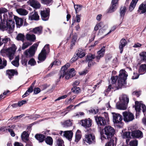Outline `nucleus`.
<instances>
[{"instance_id": "nucleus-41", "label": "nucleus", "mask_w": 146, "mask_h": 146, "mask_svg": "<svg viewBox=\"0 0 146 146\" xmlns=\"http://www.w3.org/2000/svg\"><path fill=\"white\" fill-rule=\"evenodd\" d=\"M121 98V99L120 100L121 102H122L125 104L126 103H128L129 99L126 95H123Z\"/></svg>"}, {"instance_id": "nucleus-63", "label": "nucleus", "mask_w": 146, "mask_h": 146, "mask_svg": "<svg viewBox=\"0 0 146 146\" xmlns=\"http://www.w3.org/2000/svg\"><path fill=\"white\" fill-rule=\"evenodd\" d=\"M11 64L15 67H18L19 66V62L14 60H13L11 62Z\"/></svg>"}, {"instance_id": "nucleus-62", "label": "nucleus", "mask_w": 146, "mask_h": 146, "mask_svg": "<svg viewBox=\"0 0 146 146\" xmlns=\"http://www.w3.org/2000/svg\"><path fill=\"white\" fill-rule=\"evenodd\" d=\"M8 11V10L7 9L5 8H0V14L2 13H6Z\"/></svg>"}, {"instance_id": "nucleus-54", "label": "nucleus", "mask_w": 146, "mask_h": 146, "mask_svg": "<svg viewBox=\"0 0 146 146\" xmlns=\"http://www.w3.org/2000/svg\"><path fill=\"white\" fill-rule=\"evenodd\" d=\"M79 57L76 54L74 55L73 57L70 60V62L71 63H72L74 62H75L78 59Z\"/></svg>"}, {"instance_id": "nucleus-6", "label": "nucleus", "mask_w": 146, "mask_h": 146, "mask_svg": "<svg viewBox=\"0 0 146 146\" xmlns=\"http://www.w3.org/2000/svg\"><path fill=\"white\" fill-rule=\"evenodd\" d=\"M38 45L35 43L29 49L26 50L24 53L25 57L26 58H30L33 57L35 53V49L36 50Z\"/></svg>"}, {"instance_id": "nucleus-29", "label": "nucleus", "mask_w": 146, "mask_h": 146, "mask_svg": "<svg viewBox=\"0 0 146 146\" xmlns=\"http://www.w3.org/2000/svg\"><path fill=\"white\" fill-rule=\"evenodd\" d=\"M108 140L109 141L106 144L105 146H114L115 143L116 144V142H115V139L109 138Z\"/></svg>"}, {"instance_id": "nucleus-9", "label": "nucleus", "mask_w": 146, "mask_h": 146, "mask_svg": "<svg viewBox=\"0 0 146 146\" xmlns=\"http://www.w3.org/2000/svg\"><path fill=\"white\" fill-rule=\"evenodd\" d=\"M17 48L14 44L12 45L11 47L6 50L7 55L10 60L13 58V56L16 52Z\"/></svg>"}, {"instance_id": "nucleus-34", "label": "nucleus", "mask_w": 146, "mask_h": 146, "mask_svg": "<svg viewBox=\"0 0 146 146\" xmlns=\"http://www.w3.org/2000/svg\"><path fill=\"white\" fill-rule=\"evenodd\" d=\"M131 133L130 131H126L123 134V136L127 139L126 140L127 143L129 141L130 139H131Z\"/></svg>"}, {"instance_id": "nucleus-46", "label": "nucleus", "mask_w": 146, "mask_h": 146, "mask_svg": "<svg viewBox=\"0 0 146 146\" xmlns=\"http://www.w3.org/2000/svg\"><path fill=\"white\" fill-rule=\"evenodd\" d=\"M80 88L79 87H77L74 86L73 88L71 89V91L74 94H78L80 92Z\"/></svg>"}, {"instance_id": "nucleus-42", "label": "nucleus", "mask_w": 146, "mask_h": 146, "mask_svg": "<svg viewBox=\"0 0 146 146\" xmlns=\"http://www.w3.org/2000/svg\"><path fill=\"white\" fill-rule=\"evenodd\" d=\"M56 146H64L63 140L62 139L58 138L56 140Z\"/></svg>"}, {"instance_id": "nucleus-1", "label": "nucleus", "mask_w": 146, "mask_h": 146, "mask_svg": "<svg viewBox=\"0 0 146 146\" xmlns=\"http://www.w3.org/2000/svg\"><path fill=\"white\" fill-rule=\"evenodd\" d=\"M126 72L125 70L121 69L119 72V76H112L111 79V83L112 84H115L118 79V86L116 87V89L114 90H117L121 88L123 85L126 84V80L128 76L126 74Z\"/></svg>"}, {"instance_id": "nucleus-4", "label": "nucleus", "mask_w": 146, "mask_h": 146, "mask_svg": "<svg viewBox=\"0 0 146 146\" xmlns=\"http://www.w3.org/2000/svg\"><path fill=\"white\" fill-rule=\"evenodd\" d=\"M104 117L98 116L97 115L95 116V119L98 125V127L100 130H102L104 126L107 125V123H108L109 119L108 113L106 112H104Z\"/></svg>"}, {"instance_id": "nucleus-48", "label": "nucleus", "mask_w": 146, "mask_h": 146, "mask_svg": "<svg viewBox=\"0 0 146 146\" xmlns=\"http://www.w3.org/2000/svg\"><path fill=\"white\" fill-rule=\"evenodd\" d=\"M24 37L25 36L23 34L19 33L17 36V39L18 40L23 41Z\"/></svg>"}, {"instance_id": "nucleus-31", "label": "nucleus", "mask_w": 146, "mask_h": 146, "mask_svg": "<svg viewBox=\"0 0 146 146\" xmlns=\"http://www.w3.org/2000/svg\"><path fill=\"white\" fill-rule=\"evenodd\" d=\"M44 141L45 143L50 146H52L53 144V140L52 137L50 136H47L45 137Z\"/></svg>"}, {"instance_id": "nucleus-55", "label": "nucleus", "mask_w": 146, "mask_h": 146, "mask_svg": "<svg viewBox=\"0 0 146 146\" xmlns=\"http://www.w3.org/2000/svg\"><path fill=\"white\" fill-rule=\"evenodd\" d=\"M3 62L2 64L0 65V69L4 68L7 65V61L4 58L3 59Z\"/></svg>"}, {"instance_id": "nucleus-58", "label": "nucleus", "mask_w": 146, "mask_h": 146, "mask_svg": "<svg viewBox=\"0 0 146 146\" xmlns=\"http://www.w3.org/2000/svg\"><path fill=\"white\" fill-rule=\"evenodd\" d=\"M34 94H37L41 91L40 89L38 88H35L34 90Z\"/></svg>"}, {"instance_id": "nucleus-32", "label": "nucleus", "mask_w": 146, "mask_h": 146, "mask_svg": "<svg viewBox=\"0 0 146 146\" xmlns=\"http://www.w3.org/2000/svg\"><path fill=\"white\" fill-rule=\"evenodd\" d=\"M116 108L118 109L125 110L126 109L125 106V104L121 102V103H117L116 104Z\"/></svg>"}, {"instance_id": "nucleus-12", "label": "nucleus", "mask_w": 146, "mask_h": 146, "mask_svg": "<svg viewBox=\"0 0 146 146\" xmlns=\"http://www.w3.org/2000/svg\"><path fill=\"white\" fill-rule=\"evenodd\" d=\"M80 121L81 125L84 127L86 129H88L92 125V120L90 118L82 119Z\"/></svg>"}, {"instance_id": "nucleus-53", "label": "nucleus", "mask_w": 146, "mask_h": 146, "mask_svg": "<svg viewBox=\"0 0 146 146\" xmlns=\"http://www.w3.org/2000/svg\"><path fill=\"white\" fill-rule=\"evenodd\" d=\"M113 88V86H112L111 84L109 85L108 88L104 91L105 94H108L111 91V89Z\"/></svg>"}, {"instance_id": "nucleus-26", "label": "nucleus", "mask_w": 146, "mask_h": 146, "mask_svg": "<svg viewBox=\"0 0 146 146\" xmlns=\"http://www.w3.org/2000/svg\"><path fill=\"white\" fill-rule=\"evenodd\" d=\"M29 19L31 21L38 20L39 19V16L38 15L37 12L35 11L33 14L31 15L29 17Z\"/></svg>"}, {"instance_id": "nucleus-8", "label": "nucleus", "mask_w": 146, "mask_h": 146, "mask_svg": "<svg viewBox=\"0 0 146 146\" xmlns=\"http://www.w3.org/2000/svg\"><path fill=\"white\" fill-rule=\"evenodd\" d=\"M119 0H112L109 8L107 10L108 13H112L115 11L119 6Z\"/></svg>"}, {"instance_id": "nucleus-19", "label": "nucleus", "mask_w": 146, "mask_h": 146, "mask_svg": "<svg viewBox=\"0 0 146 146\" xmlns=\"http://www.w3.org/2000/svg\"><path fill=\"white\" fill-rule=\"evenodd\" d=\"M28 3H29L32 7L36 9H39L41 7L40 4L35 0H29L28 1Z\"/></svg>"}, {"instance_id": "nucleus-43", "label": "nucleus", "mask_w": 146, "mask_h": 146, "mask_svg": "<svg viewBox=\"0 0 146 146\" xmlns=\"http://www.w3.org/2000/svg\"><path fill=\"white\" fill-rule=\"evenodd\" d=\"M66 76V74L64 73V72H62V71H60L59 72L58 74V78L57 80V82H59L61 78H63L64 76L65 77Z\"/></svg>"}, {"instance_id": "nucleus-22", "label": "nucleus", "mask_w": 146, "mask_h": 146, "mask_svg": "<svg viewBox=\"0 0 146 146\" xmlns=\"http://www.w3.org/2000/svg\"><path fill=\"white\" fill-rule=\"evenodd\" d=\"M137 12L140 14H144L146 12V4L142 3L139 6Z\"/></svg>"}, {"instance_id": "nucleus-2", "label": "nucleus", "mask_w": 146, "mask_h": 146, "mask_svg": "<svg viewBox=\"0 0 146 146\" xmlns=\"http://www.w3.org/2000/svg\"><path fill=\"white\" fill-rule=\"evenodd\" d=\"M104 133L101 132V139L102 140L103 139H108L109 138H113L115 139V142L116 143L117 138L114 136L115 133V130L113 128L110 126H107L105 127L104 129Z\"/></svg>"}, {"instance_id": "nucleus-15", "label": "nucleus", "mask_w": 146, "mask_h": 146, "mask_svg": "<svg viewBox=\"0 0 146 146\" xmlns=\"http://www.w3.org/2000/svg\"><path fill=\"white\" fill-rule=\"evenodd\" d=\"M18 73L16 70L8 69L6 70V75L8 76L10 79H11L15 75H17Z\"/></svg>"}, {"instance_id": "nucleus-14", "label": "nucleus", "mask_w": 146, "mask_h": 146, "mask_svg": "<svg viewBox=\"0 0 146 146\" xmlns=\"http://www.w3.org/2000/svg\"><path fill=\"white\" fill-rule=\"evenodd\" d=\"M50 9H47L45 11H40L41 18L42 20L46 21L48 20L50 16Z\"/></svg>"}, {"instance_id": "nucleus-36", "label": "nucleus", "mask_w": 146, "mask_h": 146, "mask_svg": "<svg viewBox=\"0 0 146 146\" xmlns=\"http://www.w3.org/2000/svg\"><path fill=\"white\" fill-rule=\"evenodd\" d=\"M81 136L80 130H78L76 134L75 141L77 142H78L81 139Z\"/></svg>"}, {"instance_id": "nucleus-56", "label": "nucleus", "mask_w": 146, "mask_h": 146, "mask_svg": "<svg viewBox=\"0 0 146 146\" xmlns=\"http://www.w3.org/2000/svg\"><path fill=\"white\" fill-rule=\"evenodd\" d=\"M99 110L98 109H97L96 110L94 109H92L89 110V111L90 113L94 114H96V113H98V114H99L100 113L99 112Z\"/></svg>"}, {"instance_id": "nucleus-37", "label": "nucleus", "mask_w": 146, "mask_h": 146, "mask_svg": "<svg viewBox=\"0 0 146 146\" xmlns=\"http://www.w3.org/2000/svg\"><path fill=\"white\" fill-rule=\"evenodd\" d=\"M74 5V7L76 11V13L77 14L80 12L82 9L83 6L82 5H75L74 3L73 2Z\"/></svg>"}, {"instance_id": "nucleus-49", "label": "nucleus", "mask_w": 146, "mask_h": 146, "mask_svg": "<svg viewBox=\"0 0 146 146\" xmlns=\"http://www.w3.org/2000/svg\"><path fill=\"white\" fill-rule=\"evenodd\" d=\"M72 34L73 36L72 38L71 41L76 42L77 39V35L76 33H75L74 34V35H73V31H72L71 33L70 34V36H71Z\"/></svg>"}, {"instance_id": "nucleus-13", "label": "nucleus", "mask_w": 146, "mask_h": 146, "mask_svg": "<svg viewBox=\"0 0 146 146\" xmlns=\"http://www.w3.org/2000/svg\"><path fill=\"white\" fill-rule=\"evenodd\" d=\"M113 122L114 123H121L122 120V117L119 113H113Z\"/></svg>"}, {"instance_id": "nucleus-20", "label": "nucleus", "mask_w": 146, "mask_h": 146, "mask_svg": "<svg viewBox=\"0 0 146 146\" xmlns=\"http://www.w3.org/2000/svg\"><path fill=\"white\" fill-rule=\"evenodd\" d=\"M127 44V42L125 39L122 38L120 41L119 45V49L120 50V53L121 54L123 51V48Z\"/></svg>"}, {"instance_id": "nucleus-33", "label": "nucleus", "mask_w": 146, "mask_h": 146, "mask_svg": "<svg viewBox=\"0 0 146 146\" xmlns=\"http://www.w3.org/2000/svg\"><path fill=\"white\" fill-rule=\"evenodd\" d=\"M42 30L41 27H37L34 28L32 31L35 34H38V35H40L42 33Z\"/></svg>"}, {"instance_id": "nucleus-50", "label": "nucleus", "mask_w": 146, "mask_h": 146, "mask_svg": "<svg viewBox=\"0 0 146 146\" xmlns=\"http://www.w3.org/2000/svg\"><path fill=\"white\" fill-rule=\"evenodd\" d=\"M32 43L29 42H25L23 44L22 48L23 50H24L27 48L29 46L32 44Z\"/></svg>"}, {"instance_id": "nucleus-57", "label": "nucleus", "mask_w": 146, "mask_h": 146, "mask_svg": "<svg viewBox=\"0 0 146 146\" xmlns=\"http://www.w3.org/2000/svg\"><path fill=\"white\" fill-rule=\"evenodd\" d=\"M112 56L110 54H106L105 56V60L106 62H108L111 58Z\"/></svg>"}, {"instance_id": "nucleus-52", "label": "nucleus", "mask_w": 146, "mask_h": 146, "mask_svg": "<svg viewBox=\"0 0 146 146\" xmlns=\"http://www.w3.org/2000/svg\"><path fill=\"white\" fill-rule=\"evenodd\" d=\"M138 141L136 140L131 141L129 143V146H137Z\"/></svg>"}, {"instance_id": "nucleus-38", "label": "nucleus", "mask_w": 146, "mask_h": 146, "mask_svg": "<svg viewBox=\"0 0 146 146\" xmlns=\"http://www.w3.org/2000/svg\"><path fill=\"white\" fill-rule=\"evenodd\" d=\"M76 54L79 58H82L85 55V52H83V49L81 48H79L78 49V52Z\"/></svg>"}, {"instance_id": "nucleus-7", "label": "nucleus", "mask_w": 146, "mask_h": 146, "mask_svg": "<svg viewBox=\"0 0 146 146\" xmlns=\"http://www.w3.org/2000/svg\"><path fill=\"white\" fill-rule=\"evenodd\" d=\"M67 69L68 68L66 67L63 68V66H62L60 71L64 72V73L66 74L65 77V79L68 80L75 76L76 74V71L74 68H72L66 72Z\"/></svg>"}, {"instance_id": "nucleus-47", "label": "nucleus", "mask_w": 146, "mask_h": 146, "mask_svg": "<svg viewBox=\"0 0 146 146\" xmlns=\"http://www.w3.org/2000/svg\"><path fill=\"white\" fill-rule=\"evenodd\" d=\"M63 124L65 127H69L72 125V122L70 120H67L64 122Z\"/></svg>"}, {"instance_id": "nucleus-27", "label": "nucleus", "mask_w": 146, "mask_h": 146, "mask_svg": "<svg viewBox=\"0 0 146 146\" xmlns=\"http://www.w3.org/2000/svg\"><path fill=\"white\" fill-rule=\"evenodd\" d=\"M127 11V7L125 6L121 7L119 9L120 16L121 18H123Z\"/></svg>"}, {"instance_id": "nucleus-11", "label": "nucleus", "mask_w": 146, "mask_h": 146, "mask_svg": "<svg viewBox=\"0 0 146 146\" xmlns=\"http://www.w3.org/2000/svg\"><path fill=\"white\" fill-rule=\"evenodd\" d=\"M83 141L89 144L94 143L95 142V137L94 135L92 134H89L85 135V138Z\"/></svg>"}, {"instance_id": "nucleus-23", "label": "nucleus", "mask_w": 146, "mask_h": 146, "mask_svg": "<svg viewBox=\"0 0 146 146\" xmlns=\"http://www.w3.org/2000/svg\"><path fill=\"white\" fill-rule=\"evenodd\" d=\"M47 53H46L45 50H42L41 52L39 54L38 59L40 61H44L46 58Z\"/></svg>"}, {"instance_id": "nucleus-16", "label": "nucleus", "mask_w": 146, "mask_h": 146, "mask_svg": "<svg viewBox=\"0 0 146 146\" xmlns=\"http://www.w3.org/2000/svg\"><path fill=\"white\" fill-rule=\"evenodd\" d=\"M131 135L133 138H141L143 137L142 132L139 130L132 131Z\"/></svg>"}, {"instance_id": "nucleus-28", "label": "nucleus", "mask_w": 146, "mask_h": 146, "mask_svg": "<svg viewBox=\"0 0 146 146\" xmlns=\"http://www.w3.org/2000/svg\"><path fill=\"white\" fill-rule=\"evenodd\" d=\"M139 0H132L129 8V10L131 11L135 8Z\"/></svg>"}, {"instance_id": "nucleus-45", "label": "nucleus", "mask_w": 146, "mask_h": 146, "mask_svg": "<svg viewBox=\"0 0 146 146\" xmlns=\"http://www.w3.org/2000/svg\"><path fill=\"white\" fill-rule=\"evenodd\" d=\"M42 3L47 5H52L53 3L52 0H40Z\"/></svg>"}, {"instance_id": "nucleus-35", "label": "nucleus", "mask_w": 146, "mask_h": 146, "mask_svg": "<svg viewBox=\"0 0 146 146\" xmlns=\"http://www.w3.org/2000/svg\"><path fill=\"white\" fill-rule=\"evenodd\" d=\"M26 38L27 40L32 42H34L36 39V36L35 35H32L27 34L26 35Z\"/></svg>"}, {"instance_id": "nucleus-61", "label": "nucleus", "mask_w": 146, "mask_h": 146, "mask_svg": "<svg viewBox=\"0 0 146 146\" xmlns=\"http://www.w3.org/2000/svg\"><path fill=\"white\" fill-rule=\"evenodd\" d=\"M139 74L137 73H135V72L133 73V75L132 77V79H137L139 78Z\"/></svg>"}, {"instance_id": "nucleus-64", "label": "nucleus", "mask_w": 146, "mask_h": 146, "mask_svg": "<svg viewBox=\"0 0 146 146\" xmlns=\"http://www.w3.org/2000/svg\"><path fill=\"white\" fill-rule=\"evenodd\" d=\"M67 97V95H65L63 96H62L60 97H58V98L55 100V101H57L61 99H63L66 98Z\"/></svg>"}, {"instance_id": "nucleus-51", "label": "nucleus", "mask_w": 146, "mask_h": 146, "mask_svg": "<svg viewBox=\"0 0 146 146\" xmlns=\"http://www.w3.org/2000/svg\"><path fill=\"white\" fill-rule=\"evenodd\" d=\"M36 62L34 58H31L28 62V64L31 66H34L36 65Z\"/></svg>"}, {"instance_id": "nucleus-10", "label": "nucleus", "mask_w": 146, "mask_h": 146, "mask_svg": "<svg viewBox=\"0 0 146 146\" xmlns=\"http://www.w3.org/2000/svg\"><path fill=\"white\" fill-rule=\"evenodd\" d=\"M123 120L125 122H128L132 121L134 119V116L133 114L129 112L125 111L123 112Z\"/></svg>"}, {"instance_id": "nucleus-39", "label": "nucleus", "mask_w": 146, "mask_h": 146, "mask_svg": "<svg viewBox=\"0 0 146 146\" xmlns=\"http://www.w3.org/2000/svg\"><path fill=\"white\" fill-rule=\"evenodd\" d=\"M138 71L139 73H144L146 71V64H141L139 66Z\"/></svg>"}, {"instance_id": "nucleus-25", "label": "nucleus", "mask_w": 146, "mask_h": 146, "mask_svg": "<svg viewBox=\"0 0 146 146\" xmlns=\"http://www.w3.org/2000/svg\"><path fill=\"white\" fill-rule=\"evenodd\" d=\"M14 19L15 21L16 25L19 27L23 25L24 23L23 18H19L16 16H14Z\"/></svg>"}, {"instance_id": "nucleus-59", "label": "nucleus", "mask_w": 146, "mask_h": 146, "mask_svg": "<svg viewBox=\"0 0 146 146\" xmlns=\"http://www.w3.org/2000/svg\"><path fill=\"white\" fill-rule=\"evenodd\" d=\"M44 49L45 50L46 53L47 52H48L50 50V47H49V44H46L42 50Z\"/></svg>"}, {"instance_id": "nucleus-60", "label": "nucleus", "mask_w": 146, "mask_h": 146, "mask_svg": "<svg viewBox=\"0 0 146 146\" xmlns=\"http://www.w3.org/2000/svg\"><path fill=\"white\" fill-rule=\"evenodd\" d=\"M28 61V60L26 59H23L21 61V63L22 65L24 66H25L26 67H27V62Z\"/></svg>"}, {"instance_id": "nucleus-30", "label": "nucleus", "mask_w": 146, "mask_h": 146, "mask_svg": "<svg viewBox=\"0 0 146 146\" xmlns=\"http://www.w3.org/2000/svg\"><path fill=\"white\" fill-rule=\"evenodd\" d=\"M17 12L20 15H26L28 13V11L25 9L19 8L17 9Z\"/></svg>"}, {"instance_id": "nucleus-3", "label": "nucleus", "mask_w": 146, "mask_h": 146, "mask_svg": "<svg viewBox=\"0 0 146 146\" xmlns=\"http://www.w3.org/2000/svg\"><path fill=\"white\" fill-rule=\"evenodd\" d=\"M3 17V20H1V24H0V27L5 30H7L8 29L9 30L12 29V28L15 27V24L14 20L11 18L12 17L9 16V19L7 20L6 18L7 17V15H4Z\"/></svg>"}, {"instance_id": "nucleus-24", "label": "nucleus", "mask_w": 146, "mask_h": 146, "mask_svg": "<svg viewBox=\"0 0 146 146\" xmlns=\"http://www.w3.org/2000/svg\"><path fill=\"white\" fill-rule=\"evenodd\" d=\"M35 137L39 143H42L44 141L45 136L43 134L37 133L35 135Z\"/></svg>"}, {"instance_id": "nucleus-40", "label": "nucleus", "mask_w": 146, "mask_h": 146, "mask_svg": "<svg viewBox=\"0 0 146 146\" xmlns=\"http://www.w3.org/2000/svg\"><path fill=\"white\" fill-rule=\"evenodd\" d=\"M86 57V61L87 62H88V61L92 60L96 58L95 55L91 54H88Z\"/></svg>"}, {"instance_id": "nucleus-18", "label": "nucleus", "mask_w": 146, "mask_h": 146, "mask_svg": "<svg viewBox=\"0 0 146 146\" xmlns=\"http://www.w3.org/2000/svg\"><path fill=\"white\" fill-rule=\"evenodd\" d=\"M73 136V133L71 130L64 131L63 134V136L66 137L70 141L72 140Z\"/></svg>"}, {"instance_id": "nucleus-21", "label": "nucleus", "mask_w": 146, "mask_h": 146, "mask_svg": "<svg viewBox=\"0 0 146 146\" xmlns=\"http://www.w3.org/2000/svg\"><path fill=\"white\" fill-rule=\"evenodd\" d=\"M29 134L28 131H24L22 133L21 136L22 140L25 142H27L29 140Z\"/></svg>"}, {"instance_id": "nucleus-17", "label": "nucleus", "mask_w": 146, "mask_h": 146, "mask_svg": "<svg viewBox=\"0 0 146 146\" xmlns=\"http://www.w3.org/2000/svg\"><path fill=\"white\" fill-rule=\"evenodd\" d=\"M105 47L103 46L100 50L97 52L98 55L96 57V62H99L101 58L104 56L105 52Z\"/></svg>"}, {"instance_id": "nucleus-5", "label": "nucleus", "mask_w": 146, "mask_h": 146, "mask_svg": "<svg viewBox=\"0 0 146 146\" xmlns=\"http://www.w3.org/2000/svg\"><path fill=\"white\" fill-rule=\"evenodd\" d=\"M135 109L137 112L136 114V118H137V116L139 115V113L141 112V107L142 109V111L144 115H145L146 113V106L145 105L137 101L135 102Z\"/></svg>"}, {"instance_id": "nucleus-44", "label": "nucleus", "mask_w": 146, "mask_h": 146, "mask_svg": "<svg viewBox=\"0 0 146 146\" xmlns=\"http://www.w3.org/2000/svg\"><path fill=\"white\" fill-rule=\"evenodd\" d=\"M139 55L140 57L141 61H146V52H142L140 53Z\"/></svg>"}]
</instances>
